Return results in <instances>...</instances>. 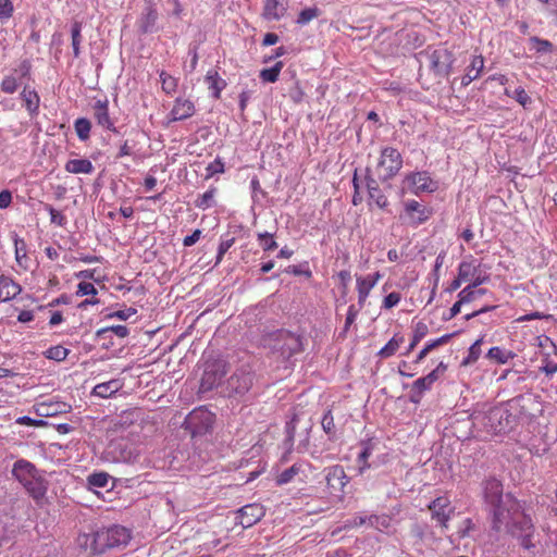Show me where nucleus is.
Returning a JSON list of instances; mask_svg holds the SVG:
<instances>
[{
	"label": "nucleus",
	"instance_id": "29",
	"mask_svg": "<svg viewBox=\"0 0 557 557\" xmlns=\"http://www.w3.org/2000/svg\"><path fill=\"white\" fill-rule=\"evenodd\" d=\"M380 277L379 273H375L374 275H368L366 277H358L357 278V285H358V292H359V300L363 301L366 297L368 296L371 288L375 285Z\"/></svg>",
	"mask_w": 557,
	"mask_h": 557
},
{
	"label": "nucleus",
	"instance_id": "54",
	"mask_svg": "<svg viewBox=\"0 0 557 557\" xmlns=\"http://www.w3.org/2000/svg\"><path fill=\"white\" fill-rule=\"evenodd\" d=\"M475 524L470 518H467L462 521V524L459 527L457 534L460 539L471 536V532L474 530Z\"/></svg>",
	"mask_w": 557,
	"mask_h": 557
},
{
	"label": "nucleus",
	"instance_id": "9",
	"mask_svg": "<svg viewBox=\"0 0 557 557\" xmlns=\"http://www.w3.org/2000/svg\"><path fill=\"white\" fill-rule=\"evenodd\" d=\"M195 112L196 107L190 99L177 97L174 100L173 107L166 116L168 123L170 124L178 121H184L186 119L191 117L195 114Z\"/></svg>",
	"mask_w": 557,
	"mask_h": 557
},
{
	"label": "nucleus",
	"instance_id": "19",
	"mask_svg": "<svg viewBox=\"0 0 557 557\" xmlns=\"http://www.w3.org/2000/svg\"><path fill=\"white\" fill-rule=\"evenodd\" d=\"M21 292L22 287L18 283L9 276H0V301H9L15 298Z\"/></svg>",
	"mask_w": 557,
	"mask_h": 557
},
{
	"label": "nucleus",
	"instance_id": "40",
	"mask_svg": "<svg viewBox=\"0 0 557 557\" xmlns=\"http://www.w3.org/2000/svg\"><path fill=\"white\" fill-rule=\"evenodd\" d=\"M411 536L423 542L429 535H433L426 523H413L410 530Z\"/></svg>",
	"mask_w": 557,
	"mask_h": 557
},
{
	"label": "nucleus",
	"instance_id": "13",
	"mask_svg": "<svg viewBox=\"0 0 557 557\" xmlns=\"http://www.w3.org/2000/svg\"><path fill=\"white\" fill-rule=\"evenodd\" d=\"M449 500L446 497H437L432 500L428 509L431 511L432 519L436 520L442 528L447 529L450 519V511H446Z\"/></svg>",
	"mask_w": 557,
	"mask_h": 557
},
{
	"label": "nucleus",
	"instance_id": "17",
	"mask_svg": "<svg viewBox=\"0 0 557 557\" xmlns=\"http://www.w3.org/2000/svg\"><path fill=\"white\" fill-rule=\"evenodd\" d=\"M437 380V371H431L428 375L419 377L412 384L411 400L419 401L422 394L429 391L432 384Z\"/></svg>",
	"mask_w": 557,
	"mask_h": 557
},
{
	"label": "nucleus",
	"instance_id": "16",
	"mask_svg": "<svg viewBox=\"0 0 557 557\" xmlns=\"http://www.w3.org/2000/svg\"><path fill=\"white\" fill-rule=\"evenodd\" d=\"M77 545L85 552L90 554H102L101 541L99 539V531L91 533H81L76 539Z\"/></svg>",
	"mask_w": 557,
	"mask_h": 557
},
{
	"label": "nucleus",
	"instance_id": "41",
	"mask_svg": "<svg viewBox=\"0 0 557 557\" xmlns=\"http://www.w3.org/2000/svg\"><path fill=\"white\" fill-rule=\"evenodd\" d=\"M429 333V327L428 325L424 323V322H418L416 325H414V330H413V337H412V341L408 347V351L412 350L416 345L426 336V334Z\"/></svg>",
	"mask_w": 557,
	"mask_h": 557
},
{
	"label": "nucleus",
	"instance_id": "14",
	"mask_svg": "<svg viewBox=\"0 0 557 557\" xmlns=\"http://www.w3.org/2000/svg\"><path fill=\"white\" fill-rule=\"evenodd\" d=\"M287 11V0H263L261 16L269 22L280 21Z\"/></svg>",
	"mask_w": 557,
	"mask_h": 557
},
{
	"label": "nucleus",
	"instance_id": "4",
	"mask_svg": "<svg viewBox=\"0 0 557 557\" xmlns=\"http://www.w3.org/2000/svg\"><path fill=\"white\" fill-rule=\"evenodd\" d=\"M214 422V413L203 407L194 409L186 418L187 429L194 437L211 432Z\"/></svg>",
	"mask_w": 557,
	"mask_h": 557
},
{
	"label": "nucleus",
	"instance_id": "23",
	"mask_svg": "<svg viewBox=\"0 0 557 557\" xmlns=\"http://www.w3.org/2000/svg\"><path fill=\"white\" fill-rule=\"evenodd\" d=\"M405 211L417 224L425 222L430 215V211L416 200L407 201L405 203Z\"/></svg>",
	"mask_w": 557,
	"mask_h": 557
},
{
	"label": "nucleus",
	"instance_id": "44",
	"mask_svg": "<svg viewBox=\"0 0 557 557\" xmlns=\"http://www.w3.org/2000/svg\"><path fill=\"white\" fill-rule=\"evenodd\" d=\"M258 240L264 251H271L277 248V243L274 240L273 234L268 232L259 233Z\"/></svg>",
	"mask_w": 557,
	"mask_h": 557
},
{
	"label": "nucleus",
	"instance_id": "18",
	"mask_svg": "<svg viewBox=\"0 0 557 557\" xmlns=\"http://www.w3.org/2000/svg\"><path fill=\"white\" fill-rule=\"evenodd\" d=\"M308 468H310V463H308V462H305V461L295 462L290 468L284 470L276 476V479H275L276 485H278V486L285 485V484L292 482L299 474H304V476L307 478L305 472H306V469H308Z\"/></svg>",
	"mask_w": 557,
	"mask_h": 557
},
{
	"label": "nucleus",
	"instance_id": "47",
	"mask_svg": "<svg viewBox=\"0 0 557 557\" xmlns=\"http://www.w3.org/2000/svg\"><path fill=\"white\" fill-rule=\"evenodd\" d=\"M321 424H322L323 431L330 437L334 436V434H335V423H334V418H333V414H332L331 410H329L327 412L324 413V416L322 418V421H321Z\"/></svg>",
	"mask_w": 557,
	"mask_h": 557
},
{
	"label": "nucleus",
	"instance_id": "26",
	"mask_svg": "<svg viewBox=\"0 0 557 557\" xmlns=\"http://www.w3.org/2000/svg\"><path fill=\"white\" fill-rule=\"evenodd\" d=\"M385 157L389 161V165L385 166V170L387 171V175H385V178L395 176L403 166L401 154L397 149L385 148Z\"/></svg>",
	"mask_w": 557,
	"mask_h": 557
},
{
	"label": "nucleus",
	"instance_id": "5",
	"mask_svg": "<svg viewBox=\"0 0 557 557\" xmlns=\"http://www.w3.org/2000/svg\"><path fill=\"white\" fill-rule=\"evenodd\" d=\"M512 414L504 408L494 407L484 417L483 425L487 432L505 433L511 429Z\"/></svg>",
	"mask_w": 557,
	"mask_h": 557
},
{
	"label": "nucleus",
	"instance_id": "2",
	"mask_svg": "<svg viewBox=\"0 0 557 557\" xmlns=\"http://www.w3.org/2000/svg\"><path fill=\"white\" fill-rule=\"evenodd\" d=\"M11 473L37 506L48 504L49 482L33 462L21 458L13 463Z\"/></svg>",
	"mask_w": 557,
	"mask_h": 557
},
{
	"label": "nucleus",
	"instance_id": "25",
	"mask_svg": "<svg viewBox=\"0 0 557 557\" xmlns=\"http://www.w3.org/2000/svg\"><path fill=\"white\" fill-rule=\"evenodd\" d=\"M14 243V252H15V260L17 264L23 268L24 270H27L29 267V257L27 255V245L25 240L21 237H18L16 234L13 237Z\"/></svg>",
	"mask_w": 557,
	"mask_h": 557
},
{
	"label": "nucleus",
	"instance_id": "33",
	"mask_svg": "<svg viewBox=\"0 0 557 557\" xmlns=\"http://www.w3.org/2000/svg\"><path fill=\"white\" fill-rule=\"evenodd\" d=\"M159 76L161 81L162 90L169 96L174 95L177 90V78L173 77L165 71H161Z\"/></svg>",
	"mask_w": 557,
	"mask_h": 557
},
{
	"label": "nucleus",
	"instance_id": "37",
	"mask_svg": "<svg viewBox=\"0 0 557 557\" xmlns=\"http://www.w3.org/2000/svg\"><path fill=\"white\" fill-rule=\"evenodd\" d=\"M215 193L216 188L211 187L196 199L195 206L201 210L209 209L213 206Z\"/></svg>",
	"mask_w": 557,
	"mask_h": 557
},
{
	"label": "nucleus",
	"instance_id": "36",
	"mask_svg": "<svg viewBox=\"0 0 557 557\" xmlns=\"http://www.w3.org/2000/svg\"><path fill=\"white\" fill-rule=\"evenodd\" d=\"M70 350L61 345L52 346L48 348L46 351H44V356L47 359L54 360V361H63L69 356Z\"/></svg>",
	"mask_w": 557,
	"mask_h": 557
},
{
	"label": "nucleus",
	"instance_id": "62",
	"mask_svg": "<svg viewBox=\"0 0 557 557\" xmlns=\"http://www.w3.org/2000/svg\"><path fill=\"white\" fill-rule=\"evenodd\" d=\"M357 313H358V311L356 310L355 306L354 305L349 306L347 314H346V320H345V327H344L345 332H347L348 329L350 327V325L355 322V320L357 318Z\"/></svg>",
	"mask_w": 557,
	"mask_h": 557
},
{
	"label": "nucleus",
	"instance_id": "3",
	"mask_svg": "<svg viewBox=\"0 0 557 557\" xmlns=\"http://www.w3.org/2000/svg\"><path fill=\"white\" fill-rule=\"evenodd\" d=\"M423 59L428 61V66L441 77H447L455 62V57L446 48H438L432 52H421L420 62L423 64Z\"/></svg>",
	"mask_w": 557,
	"mask_h": 557
},
{
	"label": "nucleus",
	"instance_id": "31",
	"mask_svg": "<svg viewBox=\"0 0 557 557\" xmlns=\"http://www.w3.org/2000/svg\"><path fill=\"white\" fill-rule=\"evenodd\" d=\"M283 66L284 63L277 61L272 67L261 70L259 76L264 83H275L278 79Z\"/></svg>",
	"mask_w": 557,
	"mask_h": 557
},
{
	"label": "nucleus",
	"instance_id": "55",
	"mask_svg": "<svg viewBox=\"0 0 557 557\" xmlns=\"http://www.w3.org/2000/svg\"><path fill=\"white\" fill-rule=\"evenodd\" d=\"M404 342L403 336L395 335L392 339L388 341V343L385 344V358L388 356H392L396 352L398 349L400 343Z\"/></svg>",
	"mask_w": 557,
	"mask_h": 557
},
{
	"label": "nucleus",
	"instance_id": "48",
	"mask_svg": "<svg viewBox=\"0 0 557 557\" xmlns=\"http://www.w3.org/2000/svg\"><path fill=\"white\" fill-rule=\"evenodd\" d=\"M45 208L50 214V221L52 224H55L58 226L65 225L66 218L60 211L54 209L51 205H46Z\"/></svg>",
	"mask_w": 557,
	"mask_h": 557
},
{
	"label": "nucleus",
	"instance_id": "53",
	"mask_svg": "<svg viewBox=\"0 0 557 557\" xmlns=\"http://www.w3.org/2000/svg\"><path fill=\"white\" fill-rule=\"evenodd\" d=\"M512 98L524 108H527L532 102L531 97L522 87L515 89L512 92Z\"/></svg>",
	"mask_w": 557,
	"mask_h": 557
},
{
	"label": "nucleus",
	"instance_id": "28",
	"mask_svg": "<svg viewBox=\"0 0 557 557\" xmlns=\"http://www.w3.org/2000/svg\"><path fill=\"white\" fill-rule=\"evenodd\" d=\"M21 97L25 103L26 110L30 114L38 113L40 98L36 90L24 87L23 91L21 92Z\"/></svg>",
	"mask_w": 557,
	"mask_h": 557
},
{
	"label": "nucleus",
	"instance_id": "60",
	"mask_svg": "<svg viewBox=\"0 0 557 557\" xmlns=\"http://www.w3.org/2000/svg\"><path fill=\"white\" fill-rule=\"evenodd\" d=\"M533 535H534V533H523L522 535H518L516 537L519 540L520 545L524 549L531 550V549H533L535 547V544L532 541Z\"/></svg>",
	"mask_w": 557,
	"mask_h": 557
},
{
	"label": "nucleus",
	"instance_id": "46",
	"mask_svg": "<svg viewBox=\"0 0 557 557\" xmlns=\"http://www.w3.org/2000/svg\"><path fill=\"white\" fill-rule=\"evenodd\" d=\"M224 162L221 158H216L210 162L206 168V178H211L215 174L224 173Z\"/></svg>",
	"mask_w": 557,
	"mask_h": 557
},
{
	"label": "nucleus",
	"instance_id": "20",
	"mask_svg": "<svg viewBox=\"0 0 557 557\" xmlns=\"http://www.w3.org/2000/svg\"><path fill=\"white\" fill-rule=\"evenodd\" d=\"M64 170L71 174H91L95 171V166L89 159H70L64 165Z\"/></svg>",
	"mask_w": 557,
	"mask_h": 557
},
{
	"label": "nucleus",
	"instance_id": "11",
	"mask_svg": "<svg viewBox=\"0 0 557 557\" xmlns=\"http://www.w3.org/2000/svg\"><path fill=\"white\" fill-rule=\"evenodd\" d=\"M512 515L513 513H510V517L504 524L509 534L516 537L518 535H522L523 533H534L535 528L531 517L528 513L522 512L519 517H513Z\"/></svg>",
	"mask_w": 557,
	"mask_h": 557
},
{
	"label": "nucleus",
	"instance_id": "38",
	"mask_svg": "<svg viewBox=\"0 0 557 557\" xmlns=\"http://www.w3.org/2000/svg\"><path fill=\"white\" fill-rule=\"evenodd\" d=\"M82 24L79 22H74L71 28V35H72V47H73V54L75 58H78L81 54L79 45L82 40Z\"/></svg>",
	"mask_w": 557,
	"mask_h": 557
},
{
	"label": "nucleus",
	"instance_id": "56",
	"mask_svg": "<svg viewBox=\"0 0 557 557\" xmlns=\"http://www.w3.org/2000/svg\"><path fill=\"white\" fill-rule=\"evenodd\" d=\"M456 333H450V334H445L443 336H441L440 338H436L434 341H431L430 343H428L424 348L428 352H430L431 350H433L434 348L438 347V346H442L444 344H447L454 336H455Z\"/></svg>",
	"mask_w": 557,
	"mask_h": 557
},
{
	"label": "nucleus",
	"instance_id": "59",
	"mask_svg": "<svg viewBox=\"0 0 557 557\" xmlns=\"http://www.w3.org/2000/svg\"><path fill=\"white\" fill-rule=\"evenodd\" d=\"M459 302L462 304H469L475 298V290L471 285H468L465 287L459 294Z\"/></svg>",
	"mask_w": 557,
	"mask_h": 557
},
{
	"label": "nucleus",
	"instance_id": "50",
	"mask_svg": "<svg viewBox=\"0 0 557 557\" xmlns=\"http://www.w3.org/2000/svg\"><path fill=\"white\" fill-rule=\"evenodd\" d=\"M17 87V79L12 75L5 76L1 82V90L5 94H14Z\"/></svg>",
	"mask_w": 557,
	"mask_h": 557
},
{
	"label": "nucleus",
	"instance_id": "32",
	"mask_svg": "<svg viewBox=\"0 0 557 557\" xmlns=\"http://www.w3.org/2000/svg\"><path fill=\"white\" fill-rule=\"evenodd\" d=\"M368 193H369V206L373 208L375 206L377 209L383 208V202L381 201L383 195L379 188V185L375 181L368 182Z\"/></svg>",
	"mask_w": 557,
	"mask_h": 557
},
{
	"label": "nucleus",
	"instance_id": "6",
	"mask_svg": "<svg viewBox=\"0 0 557 557\" xmlns=\"http://www.w3.org/2000/svg\"><path fill=\"white\" fill-rule=\"evenodd\" d=\"M99 539L101 541L103 553L107 548L127 545L131 541V533L124 527L113 525L109 529L99 531Z\"/></svg>",
	"mask_w": 557,
	"mask_h": 557
},
{
	"label": "nucleus",
	"instance_id": "43",
	"mask_svg": "<svg viewBox=\"0 0 557 557\" xmlns=\"http://www.w3.org/2000/svg\"><path fill=\"white\" fill-rule=\"evenodd\" d=\"M444 259H445V253L444 252H441L436 257L434 269H433V272H432V275L434 277V283H433V287H432V292H431V299L429 300V302L435 296V292H436V288H437V285H438V281H440V269H441V267L444 263Z\"/></svg>",
	"mask_w": 557,
	"mask_h": 557
},
{
	"label": "nucleus",
	"instance_id": "35",
	"mask_svg": "<svg viewBox=\"0 0 557 557\" xmlns=\"http://www.w3.org/2000/svg\"><path fill=\"white\" fill-rule=\"evenodd\" d=\"M320 15L321 10L318 7L306 8L299 12L296 23L300 26H304Z\"/></svg>",
	"mask_w": 557,
	"mask_h": 557
},
{
	"label": "nucleus",
	"instance_id": "12",
	"mask_svg": "<svg viewBox=\"0 0 557 557\" xmlns=\"http://www.w3.org/2000/svg\"><path fill=\"white\" fill-rule=\"evenodd\" d=\"M263 516L264 509L260 504H249L239 509L237 518L243 528H249L261 520Z\"/></svg>",
	"mask_w": 557,
	"mask_h": 557
},
{
	"label": "nucleus",
	"instance_id": "8",
	"mask_svg": "<svg viewBox=\"0 0 557 557\" xmlns=\"http://www.w3.org/2000/svg\"><path fill=\"white\" fill-rule=\"evenodd\" d=\"M326 486L331 495L342 497L345 486L349 482L344 468L335 465L325 469Z\"/></svg>",
	"mask_w": 557,
	"mask_h": 557
},
{
	"label": "nucleus",
	"instance_id": "24",
	"mask_svg": "<svg viewBox=\"0 0 557 557\" xmlns=\"http://www.w3.org/2000/svg\"><path fill=\"white\" fill-rule=\"evenodd\" d=\"M484 69V59L482 55L473 57L470 65L467 69V73L461 78V85L468 86L471 82L476 79Z\"/></svg>",
	"mask_w": 557,
	"mask_h": 557
},
{
	"label": "nucleus",
	"instance_id": "21",
	"mask_svg": "<svg viewBox=\"0 0 557 557\" xmlns=\"http://www.w3.org/2000/svg\"><path fill=\"white\" fill-rule=\"evenodd\" d=\"M209 90L212 91L214 99L221 98L222 90L226 87V81L223 79L216 70H209L205 76Z\"/></svg>",
	"mask_w": 557,
	"mask_h": 557
},
{
	"label": "nucleus",
	"instance_id": "49",
	"mask_svg": "<svg viewBox=\"0 0 557 557\" xmlns=\"http://www.w3.org/2000/svg\"><path fill=\"white\" fill-rule=\"evenodd\" d=\"M107 332H112L120 338H124V337L128 336V334H129V331H128L127 326H125V325H113V326H109V327H103V329H100L97 332V334H98V336H100Z\"/></svg>",
	"mask_w": 557,
	"mask_h": 557
},
{
	"label": "nucleus",
	"instance_id": "22",
	"mask_svg": "<svg viewBox=\"0 0 557 557\" xmlns=\"http://www.w3.org/2000/svg\"><path fill=\"white\" fill-rule=\"evenodd\" d=\"M230 387L237 394L248 392L252 385V376L250 373H235L228 380Z\"/></svg>",
	"mask_w": 557,
	"mask_h": 557
},
{
	"label": "nucleus",
	"instance_id": "63",
	"mask_svg": "<svg viewBox=\"0 0 557 557\" xmlns=\"http://www.w3.org/2000/svg\"><path fill=\"white\" fill-rule=\"evenodd\" d=\"M200 236H201V231L195 230L191 235H188L183 239V245L185 247H190V246L195 245L200 239Z\"/></svg>",
	"mask_w": 557,
	"mask_h": 557
},
{
	"label": "nucleus",
	"instance_id": "64",
	"mask_svg": "<svg viewBox=\"0 0 557 557\" xmlns=\"http://www.w3.org/2000/svg\"><path fill=\"white\" fill-rule=\"evenodd\" d=\"M400 300V294L393 292L385 296V309L393 308L396 306Z\"/></svg>",
	"mask_w": 557,
	"mask_h": 557
},
{
	"label": "nucleus",
	"instance_id": "51",
	"mask_svg": "<svg viewBox=\"0 0 557 557\" xmlns=\"http://www.w3.org/2000/svg\"><path fill=\"white\" fill-rule=\"evenodd\" d=\"M14 7L11 0H0V21L4 22L12 17Z\"/></svg>",
	"mask_w": 557,
	"mask_h": 557
},
{
	"label": "nucleus",
	"instance_id": "58",
	"mask_svg": "<svg viewBox=\"0 0 557 557\" xmlns=\"http://www.w3.org/2000/svg\"><path fill=\"white\" fill-rule=\"evenodd\" d=\"M76 295L77 296H87V295L96 296L97 295V289L89 282H81L77 285Z\"/></svg>",
	"mask_w": 557,
	"mask_h": 557
},
{
	"label": "nucleus",
	"instance_id": "7",
	"mask_svg": "<svg viewBox=\"0 0 557 557\" xmlns=\"http://www.w3.org/2000/svg\"><path fill=\"white\" fill-rule=\"evenodd\" d=\"M275 348L284 358L288 359L304 350L302 339L299 335H296L292 332L280 331L276 334Z\"/></svg>",
	"mask_w": 557,
	"mask_h": 557
},
{
	"label": "nucleus",
	"instance_id": "57",
	"mask_svg": "<svg viewBox=\"0 0 557 557\" xmlns=\"http://www.w3.org/2000/svg\"><path fill=\"white\" fill-rule=\"evenodd\" d=\"M473 272L474 268L472 264L470 262L462 261L458 268V277L465 282L473 274Z\"/></svg>",
	"mask_w": 557,
	"mask_h": 557
},
{
	"label": "nucleus",
	"instance_id": "34",
	"mask_svg": "<svg viewBox=\"0 0 557 557\" xmlns=\"http://www.w3.org/2000/svg\"><path fill=\"white\" fill-rule=\"evenodd\" d=\"M74 128L79 140L86 141L90 136L91 123L86 117H78L74 122Z\"/></svg>",
	"mask_w": 557,
	"mask_h": 557
},
{
	"label": "nucleus",
	"instance_id": "61",
	"mask_svg": "<svg viewBox=\"0 0 557 557\" xmlns=\"http://www.w3.org/2000/svg\"><path fill=\"white\" fill-rule=\"evenodd\" d=\"M137 313V310L135 308H126L123 310H117L110 314L111 318H117L120 320H127L131 317L135 315Z\"/></svg>",
	"mask_w": 557,
	"mask_h": 557
},
{
	"label": "nucleus",
	"instance_id": "39",
	"mask_svg": "<svg viewBox=\"0 0 557 557\" xmlns=\"http://www.w3.org/2000/svg\"><path fill=\"white\" fill-rule=\"evenodd\" d=\"M235 237L230 236L228 234H225L221 237V243L218 248V255H216V261L215 265L221 263L223 260L224 255L228 251V249L234 245Z\"/></svg>",
	"mask_w": 557,
	"mask_h": 557
},
{
	"label": "nucleus",
	"instance_id": "1",
	"mask_svg": "<svg viewBox=\"0 0 557 557\" xmlns=\"http://www.w3.org/2000/svg\"><path fill=\"white\" fill-rule=\"evenodd\" d=\"M481 488L484 509L491 518L490 537L497 541L510 513H516L520 505L511 493H504L502 481L495 476L484 479Z\"/></svg>",
	"mask_w": 557,
	"mask_h": 557
},
{
	"label": "nucleus",
	"instance_id": "15",
	"mask_svg": "<svg viewBox=\"0 0 557 557\" xmlns=\"http://www.w3.org/2000/svg\"><path fill=\"white\" fill-rule=\"evenodd\" d=\"M407 182L414 186V193H433L437 189V182L433 181L426 172L409 174Z\"/></svg>",
	"mask_w": 557,
	"mask_h": 557
},
{
	"label": "nucleus",
	"instance_id": "45",
	"mask_svg": "<svg viewBox=\"0 0 557 557\" xmlns=\"http://www.w3.org/2000/svg\"><path fill=\"white\" fill-rule=\"evenodd\" d=\"M530 41L535 45L536 52L539 53H550L554 50V45L547 39L533 36L530 38Z\"/></svg>",
	"mask_w": 557,
	"mask_h": 557
},
{
	"label": "nucleus",
	"instance_id": "30",
	"mask_svg": "<svg viewBox=\"0 0 557 557\" xmlns=\"http://www.w3.org/2000/svg\"><path fill=\"white\" fill-rule=\"evenodd\" d=\"M516 357V354L511 350H506L498 346L492 347L487 352V358L495 360L497 363L504 364L508 362L509 359Z\"/></svg>",
	"mask_w": 557,
	"mask_h": 557
},
{
	"label": "nucleus",
	"instance_id": "52",
	"mask_svg": "<svg viewBox=\"0 0 557 557\" xmlns=\"http://www.w3.org/2000/svg\"><path fill=\"white\" fill-rule=\"evenodd\" d=\"M108 481H109V475L104 472L92 473L88 476V483L96 487L107 486Z\"/></svg>",
	"mask_w": 557,
	"mask_h": 557
},
{
	"label": "nucleus",
	"instance_id": "10",
	"mask_svg": "<svg viewBox=\"0 0 557 557\" xmlns=\"http://www.w3.org/2000/svg\"><path fill=\"white\" fill-rule=\"evenodd\" d=\"M92 116L98 126L113 133L117 132L114 120L111 117L109 112V100L107 98L95 101L92 104Z\"/></svg>",
	"mask_w": 557,
	"mask_h": 557
},
{
	"label": "nucleus",
	"instance_id": "42",
	"mask_svg": "<svg viewBox=\"0 0 557 557\" xmlns=\"http://www.w3.org/2000/svg\"><path fill=\"white\" fill-rule=\"evenodd\" d=\"M482 343H483V338H479L470 346L468 356L462 361L463 366L474 363L479 359V357L481 355Z\"/></svg>",
	"mask_w": 557,
	"mask_h": 557
},
{
	"label": "nucleus",
	"instance_id": "27",
	"mask_svg": "<svg viewBox=\"0 0 557 557\" xmlns=\"http://www.w3.org/2000/svg\"><path fill=\"white\" fill-rule=\"evenodd\" d=\"M122 386L123 385L120 380H110L108 382L97 384L92 389V394L101 398H108L119 392Z\"/></svg>",
	"mask_w": 557,
	"mask_h": 557
}]
</instances>
